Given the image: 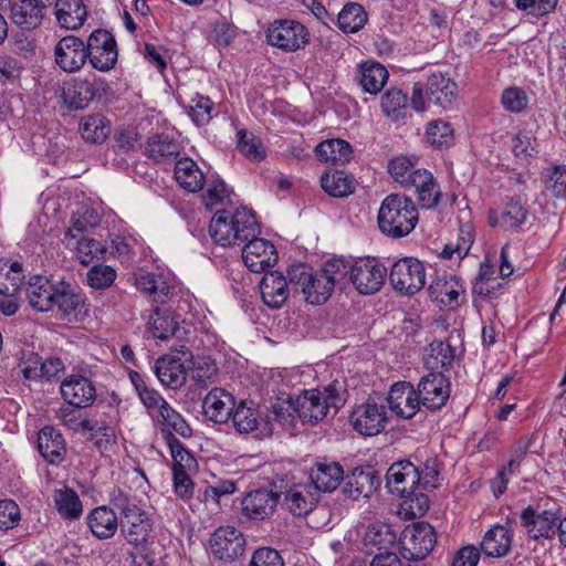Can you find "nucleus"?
I'll return each instance as SVG.
<instances>
[{"label": "nucleus", "mask_w": 566, "mask_h": 566, "mask_svg": "<svg viewBox=\"0 0 566 566\" xmlns=\"http://www.w3.org/2000/svg\"><path fill=\"white\" fill-rule=\"evenodd\" d=\"M25 296L31 307L39 312L54 308L63 316L75 313L83 304V296L64 280L53 282L44 275H34L25 285Z\"/></svg>", "instance_id": "f257e3e1"}, {"label": "nucleus", "mask_w": 566, "mask_h": 566, "mask_svg": "<svg viewBox=\"0 0 566 566\" xmlns=\"http://www.w3.org/2000/svg\"><path fill=\"white\" fill-rule=\"evenodd\" d=\"M213 241L222 247L244 243L260 233V227L252 210L241 207L233 212L217 210L209 224Z\"/></svg>", "instance_id": "f03ea898"}, {"label": "nucleus", "mask_w": 566, "mask_h": 566, "mask_svg": "<svg viewBox=\"0 0 566 566\" xmlns=\"http://www.w3.org/2000/svg\"><path fill=\"white\" fill-rule=\"evenodd\" d=\"M418 220L416 203L410 197L400 193L387 196L377 217L379 230L394 239L408 235L416 228Z\"/></svg>", "instance_id": "7ed1b4c3"}, {"label": "nucleus", "mask_w": 566, "mask_h": 566, "mask_svg": "<svg viewBox=\"0 0 566 566\" xmlns=\"http://www.w3.org/2000/svg\"><path fill=\"white\" fill-rule=\"evenodd\" d=\"M458 95L457 83L446 74L432 73L426 84L417 82L412 88L411 105L418 113L426 109V98L429 103L448 108Z\"/></svg>", "instance_id": "20e7f679"}, {"label": "nucleus", "mask_w": 566, "mask_h": 566, "mask_svg": "<svg viewBox=\"0 0 566 566\" xmlns=\"http://www.w3.org/2000/svg\"><path fill=\"white\" fill-rule=\"evenodd\" d=\"M111 503L122 515L119 525L125 539L135 546L144 545L149 533L145 513L120 489L111 493Z\"/></svg>", "instance_id": "39448f33"}, {"label": "nucleus", "mask_w": 566, "mask_h": 566, "mask_svg": "<svg viewBox=\"0 0 566 566\" xmlns=\"http://www.w3.org/2000/svg\"><path fill=\"white\" fill-rule=\"evenodd\" d=\"M290 283L295 291L301 289L305 295V301L313 305L325 303L332 295L334 287L333 283L326 276L325 272L312 273L308 272L304 265H293L289 270Z\"/></svg>", "instance_id": "423d86ee"}, {"label": "nucleus", "mask_w": 566, "mask_h": 566, "mask_svg": "<svg viewBox=\"0 0 566 566\" xmlns=\"http://www.w3.org/2000/svg\"><path fill=\"white\" fill-rule=\"evenodd\" d=\"M401 555L408 560H421L433 549L437 543L434 528L427 522L408 525L399 538Z\"/></svg>", "instance_id": "0eeeda50"}, {"label": "nucleus", "mask_w": 566, "mask_h": 566, "mask_svg": "<svg viewBox=\"0 0 566 566\" xmlns=\"http://www.w3.org/2000/svg\"><path fill=\"white\" fill-rule=\"evenodd\" d=\"M389 280L395 291L413 295L426 284L424 265L418 259L402 258L392 264Z\"/></svg>", "instance_id": "6e6552de"}, {"label": "nucleus", "mask_w": 566, "mask_h": 566, "mask_svg": "<svg viewBox=\"0 0 566 566\" xmlns=\"http://www.w3.org/2000/svg\"><path fill=\"white\" fill-rule=\"evenodd\" d=\"M310 33L300 22L294 20H276L266 31L268 43L285 52L303 49L308 42Z\"/></svg>", "instance_id": "1a4fd4ad"}, {"label": "nucleus", "mask_w": 566, "mask_h": 566, "mask_svg": "<svg viewBox=\"0 0 566 566\" xmlns=\"http://www.w3.org/2000/svg\"><path fill=\"white\" fill-rule=\"evenodd\" d=\"M85 51L91 65L102 72H107L117 62V46L112 33L97 29L93 31L85 44Z\"/></svg>", "instance_id": "9d476101"}, {"label": "nucleus", "mask_w": 566, "mask_h": 566, "mask_svg": "<svg viewBox=\"0 0 566 566\" xmlns=\"http://www.w3.org/2000/svg\"><path fill=\"white\" fill-rule=\"evenodd\" d=\"M450 380L442 371H430L422 376L417 385L421 406L428 410H439L450 397Z\"/></svg>", "instance_id": "9b49d317"}, {"label": "nucleus", "mask_w": 566, "mask_h": 566, "mask_svg": "<svg viewBox=\"0 0 566 566\" xmlns=\"http://www.w3.org/2000/svg\"><path fill=\"white\" fill-rule=\"evenodd\" d=\"M387 269L375 258L358 259L352 269V283L360 294H374L385 283Z\"/></svg>", "instance_id": "f8f14e48"}, {"label": "nucleus", "mask_w": 566, "mask_h": 566, "mask_svg": "<svg viewBox=\"0 0 566 566\" xmlns=\"http://www.w3.org/2000/svg\"><path fill=\"white\" fill-rule=\"evenodd\" d=\"M355 431L361 436L373 437L385 430L387 411L384 405L367 401L357 406L349 416Z\"/></svg>", "instance_id": "ddd939ff"}, {"label": "nucleus", "mask_w": 566, "mask_h": 566, "mask_svg": "<svg viewBox=\"0 0 566 566\" xmlns=\"http://www.w3.org/2000/svg\"><path fill=\"white\" fill-rule=\"evenodd\" d=\"M242 250V259L250 271L265 272L277 262V252L272 242L265 239L250 238Z\"/></svg>", "instance_id": "4468645a"}, {"label": "nucleus", "mask_w": 566, "mask_h": 566, "mask_svg": "<svg viewBox=\"0 0 566 566\" xmlns=\"http://www.w3.org/2000/svg\"><path fill=\"white\" fill-rule=\"evenodd\" d=\"M279 503V494L268 489L248 492L241 500L242 515L250 521L270 518Z\"/></svg>", "instance_id": "2eb2a0df"}, {"label": "nucleus", "mask_w": 566, "mask_h": 566, "mask_svg": "<svg viewBox=\"0 0 566 566\" xmlns=\"http://www.w3.org/2000/svg\"><path fill=\"white\" fill-rule=\"evenodd\" d=\"M244 547L242 533L232 526L217 528L210 538L211 553L221 560H234L243 555Z\"/></svg>", "instance_id": "dca6fc26"}, {"label": "nucleus", "mask_w": 566, "mask_h": 566, "mask_svg": "<svg viewBox=\"0 0 566 566\" xmlns=\"http://www.w3.org/2000/svg\"><path fill=\"white\" fill-rule=\"evenodd\" d=\"M55 63L65 72L81 70L87 60L85 43L75 35L62 38L54 49Z\"/></svg>", "instance_id": "f3484780"}, {"label": "nucleus", "mask_w": 566, "mask_h": 566, "mask_svg": "<svg viewBox=\"0 0 566 566\" xmlns=\"http://www.w3.org/2000/svg\"><path fill=\"white\" fill-rule=\"evenodd\" d=\"M292 287L290 275L279 271L266 272L260 282L261 297L264 304L273 310L280 308L287 301Z\"/></svg>", "instance_id": "a211bd4d"}, {"label": "nucleus", "mask_w": 566, "mask_h": 566, "mask_svg": "<svg viewBox=\"0 0 566 566\" xmlns=\"http://www.w3.org/2000/svg\"><path fill=\"white\" fill-rule=\"evenodd\" d=\"M343 480V492L353 500L369 497L380 485L379 475L373 467L355 468Z\"/></svg>", "instance_id": "6ab92c4d"}, {"label": "nucleus", "mask_w": 566, "mask_h": 566, "mask_svg": "<svg viewBox=\"0 0 566 566\" xmlns=\"http://www.w3.org/2000/svg\"><path fill=\"white\" fill-rule=\"evenodd\" d=\"M61 395L69 405L76 408H87L96 399V388L88 378L81 375H71L62 381Z\"/></svg>", "instance_id": "aec40b11"}, {"label": "nucleus", "mask_w": 566, "mask_h": 566, "mask_svg": "<svg viewBox=\"0 0 566 566\" xmlns=\"http://www.w3.org/2000/svg\"><path fill=\"white\" fill-rule=\"evenodd\" d=\"M387 400L390 410L403 419H411L421 406L417 389L407 381L394 384Z\"/></svg>", "instance_id": "412c9836"}, {"label": "nucleus", "mask_w": 566, "mask_h": 566, "mask_svg": "<svg viewBox=\"0 0 566 566\" xmlns=\"http://www.w3.org/2000/svg\"><path fill=\"white\" fill-rule=\"evenodd\" d=\"M293 410L303 423L316 424L328 411L324 392L318 389L305 390L293 402Z\"/></svg>", "instance_id": "4be33fe9"}, {"label": "nucleus", "mask_w": 566, "mask_h": 566, "mask_svg": "<svg viewBox=\"0 0 566 566\" xmlns=\"http://www.w3.org/2000/svg\"><path fill=\"white\" fill-rule=\"evenodd\" d=\"M560 516L551 510L536 512L531 506L522 512V525L526 528L530 537L534 539L548 538L556 532L557 522Z\"/></svg>", "instance_id": "5701e85b"}, {"label": "nucleus", "mask_w": 566, "mask_h": 566, "mask_svg": "<svg viewBox=\"0 0 566 566\" xmlns=\"http://www.w3.org/2000/svg\"><path fill=\"white\" fill-rule=\"evenodd\" d=\"M387 483L402 497L412 495L419 484L417 467L409 461L394 463L387 472Z\"/></svg>", "instance_id": "b1692460"}, {"label": "nucleus", "mask_w": 566, "mask_h": 566, "mask_svg": "<svg viewBox=\"0 0 566 566\" xmlns=\"http://www.w3.org/2000/svg\"><path fill=\"white\" fill-rule=\"evenodd\" d=\"M97 83L81 77L64 82L61 93L63 103L72 109H84L93 101Z\"/></svg>", "instance_id": "393cba45"}, {"label": "nucleus", "mask_w": 566, "mask_h": 566, "mask_svg": "<svg viewBox=\"0 0 566 566\" xmlns=\"http://www.w3.org/2000/svg\"><path fill=\"white\" fill-rule=\"evenodd\" d=\"M310 476L315 492H333L343 481L344 470L338 462L321 459L311 469Z\"/></svg>", "instance_id": "a878e982"}, {"label": "nucleus", "mask_w": 566, "mask_h": 566, "mask_svg": "<svg viewBox=\"0 0 566 566\" xmlns=\"http://www.w3.org/2000/svg\"><path fill=\"white\" fill-rule=\"evenodd\" d=\"M234 398L221 388H213L202 401L203 415L216 423H224L231 416Z\"/></svg>", "instance_id": "bb28decb"}, {"label": "nucleus", "mask_w": 566, "mask_h": 566, "mask_svg": "<svg viewBox=\"0 0 566 566\" xmlns=\"http://www.w3.org/2000/svg\"><path fill=\"white\" fill-rule=\"evenodd\" d=\"M49 7L38 0H20L11 7V20L23 30L41 25Z\"/></svg>", "instance_id": "cd10ccee"}, {"label": "nucleus", "mask_w": 566, "mask_h": 566, "mask_svg": "<svg viewBox=\"0 0 566 566\" xmlns=\"http://www.w3.org/2000/svg\"><path fill=\"white\" fill-rule=\"evenodd\" d=\"M318 502L312 484H295L284 492V505L295 516L310 513Z\"/></svg>", "instance_id": "c85d7f7f"}, {"label": "nucleus", "mask_w": 566, "mask_h": 566, "mask_svg": "<svg viewBox=\"0 0 566 566\" xmlns=\"http://www.w3.org/2000/svg\"><path fill=\"white\" fill-rule=\"evenodd\" d=\"M528 217V210L522 201L516 198L509 199L501 211L491 210L489 212V222L492 227H502L504 229H518Z\"/></svg>", "instance_id": "c756f323"}, {"label": "nucleus", "mask_w": 566, "mask_h": 566, "mask_svg": "<svg viewBox=\"0 0 566 566\" xmlns=\"http://www.w3.org/2000/svg\"><path fill=\"white\" fill-rule=\"evenodd\" d=\"M54 15L61 28L77 30L87 19V9L83 0H55Z\"/></svg>", "instance_id": "7c9ffc66"}, {"label": "nucleus", "mask_w": 566, "mask_h": 566, "mask_svg": "<svg viewBox=\"0 0 566 566\" xmlns=\"http://www.w3.org/2000/svg\"><path fill=\"white\" fill-rule=\"evenodd\" d=\"M155 374L165 387L180 388L187 378V370L180 358L164 355L155 363Z\"/></svg>", "instance_id": "2f4dec72"}, {"label": "nucleus", "mask_w": 566, "mask_h": 566, "mask_svg": "<svg viewBox=\"0 0 566 566\" xmlns=\"http://www.w3.org/2000/svg\"><path fill=\"white\" fill-rule=\"evenodd\" d=\"M86 523L92 534L98 539L113 537L119 525L116 513L105 505L93 509L86 516Z\"/></svg>", "instance_id": "473e14b6"}, {"label": "nucleus", "mask_w": 566, "mask_h": 566, "mask_svg": "<svg viewBox=\"0 0 566 566\" xmlns=\"http://www.w3.org/2000/svg\"><path fill=\"white\" fill-rule=\"evenodd\" d=\"M431 297L443 306L452 307L458 304V298L464 289L460 281L452 274L437 275L429 285Z\"/></svg>", "instance_id": "72a5a7b5"}, {"label": "nucleus", "mask_w": 566, "mask_h": 566, "mask_svg": "<svg viewBox=\"0 0 566 566\" xmlns=\"http://www.w3.org/2000/svg\"><path fill=\"white\" fill-rule=\"evenodd\" d=\"M38 447L41 455L51 464H59L64 460L66 448L63 436L53 427L42 428L38 436Z\"/></svg>", "instance_id": "f704fd0d"}, {"label": "nucleus", "mask_w": 566, "mask_h": 566, "mask_svg": "<svg viewBox=\"0 0 566 566\" xmlns=\"http://www.w3.org/2000/svg\"><path fill=\"white\" fill-rule=\"evenodd\" d=\"M397 541V534L384 523L368 526L363 537V545L367 554L389 552Z\"/></svg>", "instance_id": "c9c22d12"}, {"label": "nucleus", "mask_w": 566, "mask_h": 566, "mask_svg": "<svg viewBox=\"0 0 566 566\" xmlns=\"http://www.w3.org/2000/svg\"><path fill=\"white\" fill-rule=\"evenodd\" d=\"M410 187L415 188L418 205L422 209H432L440 202L442 197L440 186L428 170L415 174Z\"/></svg>", "instance_id": "e433bc0d"}, {"label": "nucleus", "mask_w": 566, "mask_h": 566, "mask_svg": "<svg viewBox=\"0 0 566 566\" xmlns=\"http://www.w3.org/2000/svg\"><path fill=\"white\" fill-rule=\"evenodd\" d=\"M388 77L389 73L387 69L378 62L363 63L356 75L363 91L374 95L382 90Z\"/></svg>", "instance_id": "4c0bfd02"}, {"label": "nucleus", "mask_w": 566, "mask_h": 566, "mask_svg": "<svg viewBox=\"0 0 566 566\" xmlns=\"http://www.w3.org/2000/svg\"><path fill=\"white\" fill-rule=\"evenodd\" d=\"M512 532L503 525H495L489 530L481 543L482 552L490 557L507 555L512 545Z\"/></svg>", "instance_id": "58836bf2"}, {"label": "nucleus", "mask_w": 566, "mask_h": 566, "mask_svg": "<svg viewBox=\"0 0 566 566\" xmlns=\"http://www.w3.org/2000/svg\"><path fill=\"white\" fill-rule=\"evenodd\" d=\"M33 365H27L22 368V374L25 379H45L51 380L64 370V364L61 358L50 357L42 360L38 355L31 354L29 359Z\"/></svg>", "instance_id": "ea45409f"}, {"label": "nucleus", "mask_w": 566, "mask_h": 566, "mask_svg": "<svg viewBox=\"0 0 566 566\" xmlns=\"http://www.w3.org/2000/svg\"><path fill=\"white\" fill-rule=\"evenodd\" d=\"M175 178L184 189L196 192L202 189L205 175L198 165L190 158L185 157L177 160L175 165Z\"/></svg>", "instance_id": "a19ab883"}, {"label": "nucleus", "mask_w": 566, "mask_h": 566, "mask_svg": "<svg viewBox=\"0 0 566 566\" xmlns=\"http://www.w3.org/2000/svg\"><path fill=\"white\" fill-rule=\"evenodd\" d=\"M315 154L319 160L333 165H345L352 158V146L343 139H327L315 147Z\"/></svg>", "instance_id": "79ce46f5"}, {"label": "nucleus", "mask_w": 566, "mask_h": 566, "mask_svg": "<svg viewBox=\"0 0 566 566\" xmlns=\"http://www.w3.org/2000/svg\"><path fill=\"white\" fill-rule=\"evenodd\" d=\"M55 509L61 517L76 521L83 513V505L77 493L67 486L55 490L53 494Z\"/></svg>", "instance_id": "37998d69"}, {"label": "nucleus", "mask_w": 566, "mask_h": 566, "mask_svg": "<svg viewBox=\"0 0 566 566\" xmlns=\"http://www.w3.org/2000/svg\"><path fill=\"white\" fill-rule=\"evenodd\" d=\"M149 329L155 338L167 340L179 332V323L175 315L166 308L156 307L148 321Z\"/></svg>", "instance_id": "c03bdc74"}, {"label": "nucleus", "mask_w": 566, "mask_h": 566, "mask_svg": "<svg viewBox=\"0 0 566 566\" xmlns=\"http://www.w3.org/2000/svg\"><path fill=\"white\" fill-rule=\"evenodd\" d=\"M455 358L454 348L443 340H433L426 349L423 361L430 371L448 368Z\"/></svg>", "instance_id": "a18cd8bd"}, {"label": "nucleus", "mask_w": 566, "mask_h": 566, "mask_svg": "<svg viewBox=\"0 0 566 566\" xmlns=\"http://www.w3.org/2000/svg\"><path fill=\"white\" fill-rule=\"evenodd\" d=\"M99 223V217L93 209H84L76 211L71 217V226L65 232L66 245L70 247L72 241L78 240L81 237L93 230Z\"/></svg>", "instance_id": "49530a36"}, {"label": "nucleus", "mask_w": 566, "mask_h": 566, "mask_svg": "<svg viewBox=\"0 0 566 566\" xmlns=\"http://www.w3.org/2000/svg\"><path fill=\"white\" fill-rule=\"evenodd\" d=\"M321 186L329 196L343 198L354 192L356 180L344 170H335L322 176Z\"/></svg>", "instance_id": "de8ad7c7"}, {"label": "nucleus", "mask_w": 566, "mask_h": 566, "mask_svg": "<svg viewBox=\"0 0 566 566\" xmlns=\"http://www.w3.org/2000/svg\"><path fill=\"white\" fill-rule=\"evenodd\" d=\"M368 15L365 8L357 2L344 6L337 15L338 28L345 33H356L367 23Z\"/></svg>", "instance_id": "09e8293b"}, {"label": "nucleus", "mask_w": 566, "mask_h": 566, "mask_svg": "<svg viewBox=\"0 0 566 566\" xmlns=\"http://www.w3.org/2000/svg\"><path fill=\"white\" fill-rule=\"evenodd\" d=\"M82 137L91 144H102L111 134V124L101 114L87 115L80 123Z\"/></svg>", "instance_id": "8fccbe9b"}, {"label": "nucleus", "mask_w": 566, "mask_h": 566, "mask_svg": "<svg viewBox=\"0 0 566 566\" xmlns=\"http://www.w3.org/2000/svg\"><path fill=\"white\" fill-rule=\"evenodd\" d=\"M147 154L156 161L176 158L180 154V145L166 134H156L148 138Z\"/></svg>", "instance_id": "3c124183"}, {"label": "nucleus", "mask_w": 566, "mask_h": 566, "mask_svg": "<svg viewBox=\"0 0 566 566\" xmlns=\"http://www.w3.org/2000/svg\"><path fill=\"white\" fill-rule=\"evenodd\" d=\"M230 417H232L233 426L240 433H249L255 430L261 419L254 403H247L245 401H241Z\"/></svg>", "instance_id": "603ef678"}, {"label": "nucleus", "mask_w": 566, "mask_h": 566, "mask_svg": "<svg viewBox=\"0 0 566 566\" xmlns=\"http://www.w3.org/2000/svg\"><path fill=\"white\" fill-rule=\"evenodd\" d=\"M71 245H74L76 258L83 265L103 260L106 253V248L102 242L87 237H81L78 240L72 241Z\"/></svg>", "instance_id": "864d4df0"}, {"label": "nucleus", "mask_w": 566, "mask_h": 566, "mask_svg": "<svg viewBox=\"0 0 566 566\" xmlns=\"http://www.w3.org/2000/svg\"><path fill=\"white\" fill-rule=\"evenodd\" d=\"M238 150L251 161H261L266 157L262 140L247 129L238 132Z\"/></svg>", "instance_id": "5fc2aeb1"}, {"label": "nucleus", "mask_w": 566, "mask_h": 566, "mask_svg": "<svg viewBox=\"0 0 566 566\" xmlns=\"http://www.w3.org/2000/svg\"><path fill=\"white\" fill-rule=\"evenodd\" d=\"M161 418V423L164 428L161 429L164 436L168 432L172 433L175 431L179 436L184 438H189L192 434V430L187 421L182 418V416L177 412L174 408L168 403L167 406L163 405V410L159 413Z\"/></svg>", "instance_id": "6e6d98bb"}, {"label": "nucleus", "mask_w": 566, "mask_h": 566, "mask_svg": "<svg viewBox=\"0 0 566 566\" xmlns=\"http://www.w3.org/2000/svg\"><path fill=\"white\" fill-rule=\"evenodd\" d=\"M76 407L67 403L55 411V417L63 426L74 432L78 431H94L96 423L88 419H82Z\"/></svg>", "instance_id": "4d7b16f0"}, {"label": "nucleus", "mask_w": 566, "mask_h": 566, "mask_svg": "<svg viewBox=\"0 0 566 566\" xmlns=\"http://www.w3.org/2000/svg\"><path fill=\"white\" fill-rule=\"evenodd\" d=\"M426 138L430 145L437 148L449 147L454 139L453 128L442 119L432 120L428 124Z\"/></svg>", "instance_id": "13d9d810"}, {"label": "nucleus", "mask_w": 566, "mask_h": 566, "mask_svg": "<svg viewBox=\"0 0 566 566\" xmlns=\"http://www.w3.org/2000/svg\"><path fill=\"white\" fill-rule=\"evenodd\" d=\"M407 94L401 90L390 88L381 97V108L387 116L398 119L405 116Z\"/></svg>", "instance_id": "bf43d9fd"}, {"label": "nucleus", "mask_w": 566, "mask_h": 566, "mask_svg": "<svg viewBox=\"0 0 566 566\" xmlns=\"http://www.w3.org/2000/svg\"><path fill=\"white\" fill-rule=\"evenodd\" d=\"M166 442L169 447L170 454L174 460L172 471L175 469L187 470L196 464L192 454L184 447V444L170 432L166 434Z\"/></svg>", "instance_id": "052dcab7"}, {"label": "nucleus", "mask_w": 566, "mask_h": 566, "mask_svg": "<svg viewBox=\"0 0 566 566\" xmlns=\"http://www.w3.org/2000/svg\"><path fill=\"white\" fill-rule=\"evenodd\" d=\"M116 271L105 264L93 265L86 273V283L94 290H105L116 280Z\"/></svg>", "instance_id": "680f3d73"}, {"label": "nucleus", "mask_w": 566, "mask_h": 566, "mask_svg": "<svg viewBox=\"0 0 566 566\" xmlns=\"http://www.w3.org/2000/svg\"><path fill=\"white\" fill-rule=\"evenodd\" d=\"M389 172L392 178L405 187L412 185L415 174L421 172L424 169H415L413 164L406 157H397L389 163Z\"/></svg>", "instance_id": "e2e57ef3"}, {"label": "nucleus", "mask_w": 566, "mask_h": 566, "mask_svg": "<svg viewBox=\"0 0 566 566\" xmlns=\"http://www.w3.org/2000/svg\"><path fill=\"white\" fill-rule=\"evenodd\" d=\"M213 106L214 103L208 96L196 94L191 99L188 114L197 126H202L212 118Z\"/></svg>", "instance_id": "0e129e2a"}, {"label": "nucleus", "mask_w": 566, "mask_h": 566, "mask_svg": "<svg viewBox=\"0 0 566 566\" xmlns=\"http://www.w3.org/2000/svg\"><path fill=\"white\" fill-rule=\"evenodd\" d=\"M231 191L221 179L212 180L203 193V202L207 209H213L217 206H224L230 202Z\"/></svg>", "instance_id": "69168bd1"}, {"label": "nucleus", "mask_w": 566, "mask_h": 566, "mask_svg": "<svg viewBox=\"0 0 566 566\" xmlns=\"http://www.w3.org/2000/svg\"><path fill=\"white\" fill-rule=\"evenodd\" d=\"M352 269H354V262L343 259H332L325 264L323 271L335 289L337 284L342 285L345 282L347 275H349V280L352 281Z\"/></svg>", "instance_id": "338daca9"}, {"label": "nucleus", "mask_w": 566, "mask_h": 566, "mask_svg": "<svg viewBox=\"0 0 566 566\" xmlns=\"http://www.w3.org/2000/svg\"><path fill=\"white\" fill-rule=\"evenodd\" d=\"M216 374L217 366L210 358H199L193 363L191 378L199 387H208Z\"/></svg>", "instance_id": "774afa93"}]
</instances>
